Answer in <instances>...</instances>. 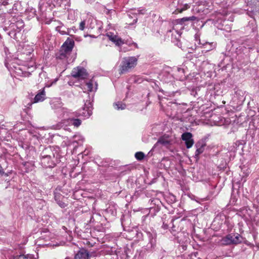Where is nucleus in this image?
<instances>
[{
	"instance_id": "20e7f679",
	"label": "nucleus",
	"mask_w": 259,
	"mask_h": 259,
	"mask_svg": "<svg viewBox=\"0 0 259 259\" xmlns=\"http://www.w3.org/2000/svg\"><path fill=\"white\" fill-rule=\"evenodd\" d=\"M108 38L118 47H120L124 44H127V41L124 42L116 33L112 32H108L106 34Z\"/></svg>"
},
{
	"instance_id": "ddd939ff",
	"label": "nucleus",
	"mask_w": 259,
	"mask_h": 259,
	"mask_svg": "<svg viewBox=\"0 0 259 259\" xmlns=\"http://www.w3.org/2000/svg\"><path fill=\"white\" fill-rule=\"evenodd\" d=\"M92 114V111L89 108L84 107L82 112L78 113V116H82L85 118L89 117Z\"/></svg>"
},
{
	"instance_id": "dca6fc26",
	"label": "nucleus",
	"mask_w": 259,
	"mask_h": 259,
	"mask_svg": "<svg viewBox=\"0 0 259 259\" xmlns=\"http://www.w3.org/2000/svg\"><path fill=\"white\" fill-rule=\"evenodd\" d=\"M169 144V140L164 137L160 138L156 143L155 144L154 147L158 146L159 144H161L163 146H166Z\"/></svg>"
},
{
	"instance_id": "2eb2a0df",
	"label": "nucleus",
	"mask_w": 259,
	"mask_h": 259,
	"mask_svg": "<svg viewBox=\"0 0 259 259\" xmlns=\"http://www.w3.org/2000/svg\"><path fill=\"white\" fill-rule=\"evenodd\" d=\"M70 55L68 53L61 50L59 53L57 55V58L61 60L67 59Z\"/></svg>"
},
{
	"instance_id": "473e14b6",
	"label": "nucleus",
	"mask_w": 259,
	"mask_h": 259,
	"mask_svg": "<svg viewBox=\"0 0 259 259\" xmlns=\"http://www.w3.org/2000/svg\"><path fill=\"white\" fill-rule=\"evenodd\" d=\"M202 45L206 46H210V44L208 42H206L205 44H202Z\"/></svg>"
},
{
	"instance_id": "7ed1b4c3",
	"label": "nucleus",
	"mask_w": 259,
	"mask_h": 259,
	"mask_svg": "<svg viewBox=\"0 0 259 259\" xmlns=\"http://www.w3.org/2000/svg\"><path fill=\"white\" fill-rule=\"evenodd\" d=\"M71 75L78 79H84L88 77V73L84 68L78 66L72 70Z\"/></svg>"
},
{
	"instance_id": "2f4dec72",
	"label": "nucleus",
	"mask_w": 259,
	"mask_h": 259,
	"mask_svg": "<svg viewBox=\"0 0 259 259\" xmlns=\"http://www.w3.org/2000/svg\"><path fill=\"white\" fill-rule=\"evenodd\" d=\"M4 173L3 170L2 169V167L0 166V174H3Z\"/></svg>"
},
{
	"instance_id": "423d86ee",
	"label": "nucleus",
	"mask_w": 259,
	"mask_h": 259,
	"mask_svg": "<svg viewBox=\"0 0 259 259\" xmlns=\"http://www.w3.org/2000/svg\"><path fill=\"white\" fill-rule=\"evenodd\" d=\"M192 137V134L189 132L184 133L182 135V139L185 141L187 148H190L194 144V142Z\"/></svg>"
},
{
	"instance_id": "412c9836",
	"label": "nucleus",
	"mask_w": 259,
	"mask_h": 259,
	"mask_svg": "<svg viewBox=\"0 0 259 259\" xmlns=\"http://www.w3.org/2000/svg\"><path fill=\"white\" fill-rule=\"evenodd\" d=\"M86 85L87 87V90L89 92H93L94 91L93 89V81L91 80L89 82H87L86 83Z\"/></svg>"
},
{
	"instance_id": "0eeeda50",
	"label": "nucleus",
	"mask_w": 259,
	"mask_h": 259,
	"mask_svg": "<svg viewBox=\"0 0 259 259\" xmlns=\"http://www.w3.org/2000/svg\"><path fill=\"white\" fill-rule=\"evenodd\" d=\"M74 45L73 39L68 38L62 46L61 50L69 54H71Z\"/></svg>"
},
{
	"instance_id": "f3484780",
	"label": "nucleus",
	"mask_w": 259,
	"mask_h": 259,
	"mask_svg": "<svg viewBox=\"0 0 259 259\" xmlns=\"http://www.w3.org/2000/svg\"><path fill=\"white\" fill-rule=\"evenodd\" d=\"M56 30L59 32L62 35L69 34L70 30L67 29V32L66 31L65 28L62 26H58L56 27Z\"/></svg>"
},
{
	"instance_id": "aec40b11",
	"label": "nucleus",
	"mask_w": 259,
	"mask_h": 259,
	"mask_svg": "<svg viewBox=\"0 0 259 259\" xmlns=\"http://www.w3.org/2000/svg\"><path fill=\"white\" fill-rule=\"evenodd\" d=\"M135 157L138 160H142L145 157V154L142 152H138L135 153Z\"/></svg>"
},
{
	"instance_id": "6e6552de",
	"label": "nucleus",
	"mask_w": 259,
	"mask_h": 259,
	"mask_svg": "<svg viewBox=\"0 0 259 259\" xmlns=\"http://www.w3.org/2000/svg\"><path fill=\"white\" fill-rule=\"evenodd\" d=\"M53 158L41 157L40 163L44 167H53L55 166V163L52 160Z\"/></svg>"
},
{
	"instance_id": "9d476101",
	"label": "nucleus",
	"mask_w": 259,
	"mask_h": 259,
	"mask_svg": "<svg viewBox=\"0 0 259 259\" xmlns=\"http://www.w3.org/2000/svg\"><path fill=\"white\" fill-rule=\"evenodd\" d=\"M46 98V93L44 89L39 91V92L37 93L33 99V103H37L39 102L43 101Z\"/></svg>"
},
{
	"instance_id": "7c9ffc66",
	"label": "nucleus",
	"mask_w": 259,
	"mask_h": 259,
	"mask_svg": "<svg viewBox=\"0 0 259 259\" xmlns=\"http://www.w3.org/2000/svg\"><path fill=\"white\" fill-rule=\"evenodd\" d=\"M137 20H138L137 18H136L134 20L133 22V23H130V25H132V24H135V23H137Z\"/></svg>"
},
{
	"instance_id": "4468645a",
	"label": "nucleus",
	"mask_w": 259,
	"mask_h": 259,
	"mask_svg": "<svg viewBox=\"0 0 259 259\" xmlns=\"http://www.w3.org/2000/svg\"><path fill=\"white\" fill-rule=\"evenodd\" d=\"M196 19V17L194 16H192L191 17H184L181 19H178L177 21L179 23H180L181 24H183L185 22H187V21H192Z\"/></svg>"
},
{
	"instance_id": "1a4fd4ad",
	"label": "nucleus",
	"mask_w": 259,
	"mask_h": 259,
	"mask_svg": "<svg viewBox=\"0 0 259 259\" xmlns=\"http://www.w3.org/2000/svg\"><path fill=\"white\" fill-rule=\"evenodd\" d=\"M54 154L51 147L45 148L40 155V157L54 158Z\"/></svg>"
},
{
	"instance_id": "bb28decb",
	"label": "nucleus",
	"mask_w": 259,
	"mask_h": 259,
	"mask_svg": "<svg viewBox=\"0 0 259 259\" xmlns=\"http://www.w3.org/2000/svg\"><path fill=\"white\" fill-rule=\"evenodd\" d=\"M255 3L256 6V11H259V0H256Z\"/></svg>"
},
{
	"instance_id": "a211bd4d",
	"label": "nucleus",
	"mask_w": 259,
	"mask_h": 259,
	"mask_svg": "<svg viewBox=\"0 0 259 259\" xmlns=\"http://www.w3.org/2000/svg\"><path fill=\"white\" fill-rule=\"evenodd\" d=\"M114 108L117 110H123L125 108V104L120 102H118L113 104Z\"/></svg>"
},
{
	"instance_id": "cd10ccee",
	"label": "nucleus",
	"mask_w": 259,
	"mask_h": 259,
	"mask_svg": "<svg viewBox=\"0 0 259 259\" xmlns=\"http://www.w3.org/2000/svg\"><path fill=\"white\" fill-rule=\"evenodd\" d=\"M162 228L164 229V230H166L168 229V225L166 224H165L164 223H163V225L162 226Z\"/></svg>"
},
{
	"instance_id": "6ab92c4d",
	"label": "nucleus",
	"mask_w": 259,
	"mask_h": 259,
	"mask_svg": "<svg viewBox=\"0 0 259 259\" xmlns=\"http://www.w3.org/2000/svg\"><path fill=\"white\" fill-rule=\"evenodd\" d=\"M196 146L197 147V149L195 153V157H197L203 152L204 148L203 146L202 145H201L200 147H198L197 144H196Z\"/></svg>"
},
{
	"instance_id": "4be33fe9",
	"label": "nucleus",
	"mask_w": 259,
	"mask_h": 259,
	"mask_svg": "<svg viewBox=\"0 0 259 259\" xmlns=\"http://www.w3.org/2000/svg\"><path fill=\"white\" fill-rule=\"evenodd\" d=\"M14 259H32L31 255L27 254V255H20L16 256Z\"/></svg>"
},
{
	"instance_id": "f8f14e48",
	"label": "nucleus",
	"mask_w": 259,
	"mask_h": 259,
	"mask_svg": "<svg viewBox=\"0 0 259 259\" xmlns=\"http://www.w3.org/2000/svg\"><path fill=\"white\" fill-rule=\"evenodd\" d=\"M67 119L69 124H72L75 127H78L81 123V121L80 119L74 118L71 116L68 117Z\"/></svg>"
},
{
	"instance_id": "f257e3e1",
	"label": "nucleus",
	"mask_w": 259,
	"mask_h": 259,
	"mask_svg": "<svg viewBox=\"0 0 259 259\" xmlns=\"http://www.w3.org/2000/svg\"><path fill=\"white\" fill-rule=\"evenodd\" d=\"M138 58L135 56L123 58L120 65L119 73L123 74L127 72L137 64Z\"/></svg>"
},
{
	"instance_id": "39448f33",
	"label": "nucleus",
	"mask_w": 259,
	"mask_h": 259,
	"mask_svg": "<svg viewBox=\"0 0 259 259\" xmlns=\"http://www.w3.org/2000/svg\"><path fill=\"white\" fill-rule=\"evenodd\" d=\"M245 92L239 89H236L235 92L233 100L238 105L242 104L245 100Z\"/></svg>"
},
{
	"instance_id": "f704fd0d",
	"label": "nucleus",
	"mask_w": 259,
	"mask_h": 259,
	"mask_svg": "<svg viewBox=\"0 0 259 259\" xmlns=\"http://www.w3.org/2000/svg\"><path fill=\"white\" fill-rule=\"evenodd\" d=\"M128 16H129L130 18H132V17L131 16L130 14L128 15Z\"/></svg>"
},
{
	"instance_id": "a878e982",
	"label": "nucleus",
	"mask_w": 259,
	"mask_h": 259,
	"mask_svg": "<svg viewBox=\"0 0 259 259\" xmlns=\"http://www.w3.org/2000/svg\"><path fill=\"white\" fill-rule=\"evenodd\" d=\"M63 112H64L63 117L64 118H67V116H66V117L65 116L66 114H67V115H68L69 117L70 116V115H69V114H71V113H69L67 109L64 110Z\"/></svg>"
},
{
	"instance_id": "f03ea898",
	"label": "nucleus",
	"mask_w": 259,
	"mask_h": 259,
	"mask_svg": "<svg viewBox=\"0 0 259 259\" xmlns=\"http://www.w3.org/2000/svg\"><path fill=\"white\" fill-rule=\"evenodd\" d=\"M243 237L239 234H229L222 238L221 243L223 245H236L242 242Z\"/></svg>"
},
{
	"instance_id": "c756f323",
	"label": "nucleus",
	"mask_w": 259,
	"mask_h": 259,
	"mask_svg": "<svg viewBox=\"0 0 259 259\" xmlns=\"http://www.w3.org/2000/svg\"><path fill=\"white\" fill-rule=\"evenodd\" d=\"M129 46H132V45H134L135 48H138V45L136 43V42H133L131 44H128Z\"/></svg>"
},
{
	"instance_id": "5701e85b",
	"label": "nucleus",
	"mask_w": 259,
	"mask_h": 259,
	"mask_svg": "<svg viewBox=\"0 0 259 259\" xmlns=\"http://www.w3.org/2000/svg\"><path fill=\"white\" fill-rule=\"evenodd\" d=\"M85 25V21H81L79 24V29L81 30H83L84 29Z\"/></svg>"
},
{
	"instance_id": "9b49d317",
	"label": "nucleus",
	"mask_w": 259,
	"mask_h": 259,
	"mask_svg": "<svg viewBox=\"0 0 259 259\" xmlns=\"http://www.w3.org/2000/svg\"><path fill=\"white\" fill-rule=\"evenodd\" d=\"M88 252L84 249L79 250L75 256V259H88Z\"/></svg>"
},
{
	"instance_id": "c85d7f7f",
	"label": "nucleus",
	"mask_w": 259,
	"mask_h": 259,
	"mask_svg": "<svg viewBox=\"0 0 259 259\" xmlns=\"http://www.w3.org/2000/svg\"><path fill=\"white\" fill-rule=\"evenodd\" d=\"M58 204L61 207H65L66 206V204L63 202H60Z\"/></svg>"
},
{
	"instance_id": "393cba45",
	"label": "nucleus",
	"mask_w": 259,
	"mask_h": 259,
	"mask_svg": "<svg viewBox=\"0 0 259 259\" xmlns=\"http://www.w3.org/2000/svg\"><path fill=\"white\" fill-rule=\"evenodd\" d=\"M106 211L108 212H111L113 215H115L116 214V211H115L114 210L111 209L110 207L107 208Z\"/></svg>"
},
{
	"instance_id": "72a5a7b5",
	"label": "nucleus",
	"mask_w": 259,
	"mask_h": 259,
	"mask_svg": "<svg viewBox=\"0 0 259 259\" xmlns=\"http://www.w3.org/2000/svg\"><path fill=\"white\" fill-rule=\"evenodd\" d=\"M95 85H96L95 90H97V83H96V82H95Z\"/></svg>"
},
{
	"instance_id": "b1692460",
	"label": "nucleus",
	"mask_w": 259,
	"mask_h": 259,
	"mask_svg": "<svg viewBox=\"0 0 259 259\" xmlns=\"http://www.w3.org/2000/svg\"><path fill=\"white\" fill-rule=\"evenodd\" d=\"M145 12V9H139L137 10V13H133V14H135V15H137V14H144Z\"/></svg>"
}]
</instances>
